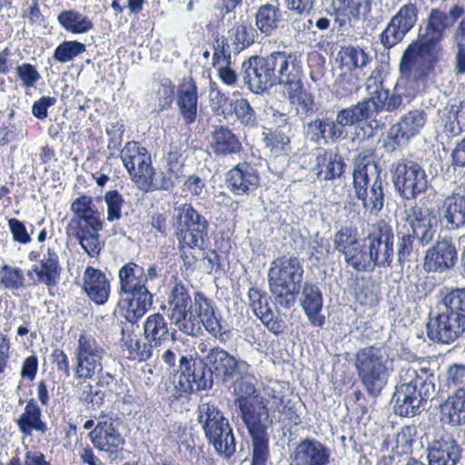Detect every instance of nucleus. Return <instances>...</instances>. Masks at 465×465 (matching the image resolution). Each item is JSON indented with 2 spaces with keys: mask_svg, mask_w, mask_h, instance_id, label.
I'll return each mask as SVG.
<instances>
[{
  "mask_svg": "<svg viewBox=\"0 0 465 465\" xmlns=\"http://www.w3.org/2000/svg\"><path fill=\"white\" fill-rule=\"evenodd\" d=\"M464 12L459 5H452L448 13L440 8L430 9L424 29L403 51L400 72L414 94L426 89L430 76L444 54L440 42Z\"/></svg>",
  "mask_w": 465,
  "mask_h": 465,
  "instance_id": "nucleus-1",
  "label": "nucleus"
},
{
  "mask_svg": "<svg viewBox=\"0 0 465 465\" xmlns=\"http://www.w3.org/2000/svg\"><path fill=\"white\" fill-rule=\"evenodd\" d=\"M435 376L428 368H402L392 396L394 413L414 417L421 413L436 395Z\"/></svg>",
  "mask_w": 465,
  "mask_h": 465,
  "instance_id": "nucleus-2",
  "label": "nucleus"
},
{
  "mask_svg": "<svg viewBox=\"0 0 465 465\" xmlns=\"http://www.w3.org/2000/svg\"><path fill=\"white\" fill-rule=\"evenodd\" d=\"M122 302L126 308L125 319L134 324L153 304V295L147 287L148 276L143 267L129 262L118 272Z\"/></svg>",
  "mask_w": 465,
  "mask_h": 465,
  "instance_id": "nucleus-3",
  "label": "nucleus"
},
{
  "mask_svg": "<svg viewBox=\"0 0 465 465\" xmlns=\"http://www.w3.org/2000/svg\"><path fill=\"white\" fill-rule=\"evenodd\" d=\"M406 221L411 231L398 233L397 256L401 265L419 259L420 246L430 243L436 232V220L429 209L415 205L407 211Z\"/></svg>",
  "mask_w": 465,
  "mask_h": 465,
  "instance_id": "nucleus-4",
  "label": "nucleus"
},
{
  "mask_svg": "<svg viewBox=\"0 0 465 465\" xmlns=\"http://www.w3.org/2000/svg\"><path fill=\"white\" fill-rule=\"evenodd\" d=\"M354 367L368 395L378 397L393 371L392 361L384 348L366 346L355 352Z\"/></svg>",
  "mask_w": 465,
  "mask_h": 465,
  "instance_id": "nucleus-5",
  "label": "nucleus"
},
{
  "mask_svg": "<svg viewBox=\"0 0 465 465\" xmlns=\"http://www.w3.org/2000/svg\"><path fill=\"white\" fill-rule=\"evenodd\" d=\"M303 267L297 257H279L268 270L269 288L276 305L283 309L294 306L301 292Z\"/></svg>",
  "mask_w": 465,
  "mask_h": 465,
  "instance_id": "nucleus-6",
  "label": "nucleus"
},
{
  "mask_svg": "<svg viewBox=\"0 0 465 465\" xmlns=\"http://www.w3.org/2000/svg\"><path fill=\"white\" fill-rule=\"evenodd\" d=\"M353 189L364 209L377 214L384 205L382 180L377 173L371 150L358 153L353 162Z\"/></svg>",
  "mask_w": 465,
  "mask_h": 465,
  "instance_id": "nucleus-7",
  "label": "nucleus"
},
{
  "mask_svg": "<svg viewBox=\"0 0 465 465\" xmlns=\"http://www.w3.org/2000/svg\"><path fill=\"white\" fill-rule=\"evenodd\" d=\"M266 398L256 395L254 401L242 400L238 403L241 417L252 442V465H266L269 458L267 429L272 424Z\"/></svg>",
  "mask_w": 465,
  "mask_h": 465,
  "instance_id": "nucleus-8",
  "label": "nucleus"
},
{
  "mask_svg": "<svg viewBox=\"0 0 465 465\" xmlns=\"http://www.w3.org/2000/svg\"><path fill=\"white\" fill-rule=\"evenodd\" d=\"M197 421L208 442L219 455L229 459L236 452L232 428L214 402L201 401L197 409Z\"/></svg>",
  "mask_w": 465,
  "mask_h": 465,
  "instance_id": "nucleus-9",
  "label": "nucleus"
},
{
  "mask_svg": "<svg viewBox=\"0 0 465 465\" xmlns=\"http://www.w3.org/2000/svg\"><path fill=\"white\" fill-rule=\"evenodd\" d=\"M122 341L124 345L134 353L139 361H147L156 352L159 354L161 349L170 341H175L176 330L172 329L164 316L159 312L149 315L143 322L144 341L134 340L128 334L125 337V331L122 329Z\"/></svg>",
  "mask_w": 465,
  "mask_h": 465,
  "instance_id": "nucleus-10",
  "label": "nucleus"
},
{
  "mask_svg": "<svg viewBox=\"0 0 465 465\" xmlns=\"http://www.w3.org/2000/svg\"><path fill=\"white\" fill-rule=\"evenodd\" d=\"M395 191L403 200H414L428 188V175L417 162L402 158L390 167Z\"/></svg>",
  "mask_w": 465,
  "mask_h": 465,
  "instance_id": "nucleus-11",
  "label": "nucleus"
},
{
  "mask_svg": "<svg viewBox=\"0 0 465 465\" xmlns=\"http://www.w3.org/2000/svg\"><path fill=\"white\" fill-rule=\"evenodd\" d=\"M107 354L95 337L85 331L78 338L74 351V375L76 380H91L103 371V360Z\"/></svg>",
  "mask_w": 465,
  "mask_h": 465,
  "instance_id": "nucleus-12",
  "label": "nucleus"
},
{
  "mask_svg": "<svg viewBox=\"0 0 465 465\" xmlns=\"http://www.w3.org/2000/svg\"><path fill=\"white\" fill-rule=\"evenodd\" d=\"M427 334L430 340L443 344H450L465 336V314L456 312L443 305H439L436 317L427 323Z\"/></svg>",
  "mask_w": 465,
  "mask_h": 465,
  "instance_id": "nucleus-13",
  "label": "nucleus"
},
{
  "mask_svg": "<svg viewBox=\"0 0 465 465\" xmlns=\"http://www.w3.org/2000/svg\"><path fill=\"white\" fill-rule=\"evenodd\" d=\"M194 306L191 323H188L183 334L197 337L202 334V326H203L212 336L215 338L222 336L224 333L222 316L214 302L202 292H195Z\"/></svg>",
  "mask_w": 465,
  "mask_h": 465,
  "instance_id": "nucleus-14",
  "label": "nucleus"
},
{
  "mask_svg": "<svg viewBox=\"0 0 465 465\" xmlns=\"http://www.w3.org/2000/svg\"><path fill=\"white\" fill-rule=\"evenodd\" d=\"M204 365L223 383L233 381L238 375H246L251 368L246 361L236 358L219 346L213 347L205 358Z\"/></svg>",
  "mask_w": 465,
  "mask_h": 465,
  "instance_id": "nucleus-15",
  "label": "nucleus"
},
{
  "mask_svg": "<svg viewBox=\"0 0 465 465\" xmlns=\"http://www.w3.org/2000/svg\"><path fill=\"white\" fill-rule=\"evenodd\" d=\"M418 7L414 3L403 5L391 18L380 35V41L385 49H391L401 43L413 28L418 20Z\"/></svg>",
  "mask_w": 465,
  "mask_h": 465,
  "instance_id": "nucleus-16",
  "label": "nucleus"
},
{
  "mask_svg": "<svg viewBox=\"0 0 465 465\" xmlns=\"http://www.w3.org/2000/svg\"><path fill=\"white\" fill-rule=\"evenodd\" d=\"M369 250L371 252L374 268L390 267L394 256V234L392 227L384 220L372 225L368 235Z\"/></svg>",
  "mask_w": 465,
  "mask_h": 465,
  "instance_id": "nucleus-17",
  "label": "nucleus"
},
{
  "mask_svg": "<svg viewBox=\"0 0 465 465\" xmlns=\"http://www.w3.org/2000/svg\"><path fill=\"white\" fill-rule=\"evenodd\" d=\"M266 60L275 85L288 88L302 78V62L297 53L272 52L266 55Z\"/></svg>",
  "mask_w": 465,
  "mask_h": 465,
  "instance_id": "nucleus-18",
  "label": "nucleus"
},
{
  "mask_svg": "<svg viewBox=\"0 0 465 465\" xmlns=\"http://www.w3.org/2000/svg\"><path fill=\"white\" fill-rule=\"evenodd\" d=\"M121 159L132 179L139 188L149 175L156 174L151 163V156L144 147L136 142H128L121 151Z\"/></svg>",
  "mask_w": 465,
  "mask_h": 465,
  "instance_id": "nucleus-19",
  "label": "nucleus"
},
{
  "mask_svg": "<svg viewBox=\"0 0 465 465\" xmlns=\"http://www.w3.org/2000/svg\"><path fill=\"white\" fill-rule=\"evenodd\" d=\"M168 317L179 331L184 333L195 309L188 289L182 283H176L168 296Z\"/></svg>",
  "mask_w": 465,
  "mask_h": 465,
  "instance_id": "nucleus-20",
  "label": "nucleus"
},
{
  "mask_svg": "<svg viewBox=\"0 0 465 465\" xmlns=\"http://www.w3.org/2000/svg\"><path fill=\"white\" fill-rule=\"evenodd\" d=\"M225 183L234 196H249L260 187L261 177L252 164L242 162L227 172Z\"/></svg>",
  "mask_w": 465,
  "mask_h": 465,
  "instance_id": "nucleus-21",
  "label": "nucleus"
},
{
  "mask_svg": "<svg viewBox=\"0 0 465 465\" xmlns=\"http://www.w3.org/2000/svg\"><path fill=\"white\" fill-rule=\"evenodd\" d=\"M244 84L253 94H262L275 86L266 56L253 55L242 64Z\"/></svg>",
  "mask_w": 465,
  "mask_h": 465,
  "instance_id": "nucleus-22",
  "label": "nucleus"
},
{
  "mask_svg": "<svg viewBox=\"0 0 465 465\" xmlns=\"http://www.w3.org/2000/svg\"><path fill=\"white\" fill-rule=\"evenodd\" d=\"M457 258L456 247L450 238L444 237L427 250L423 267L428 272H443L455 265Z\"/></svg>",
  "mask_w": 465,
  "mask_h": 465,
  "instance_id": "nucleus-23",
  "label": "nucleus"
},
{
  "mask_svg": "<svg viewBox=\"0 0 465 465\" xmlns=\"http://www.w3.org/2000/svg\"><path fill=\"white\" fill-rule=\"evenodd\" d=\"M441 222L451 229L465 225V186L457 185L449 193L438 209Z\"/></svg>",
  "mask_w": 465,
  "mask_h": 465,
  "instance_id": "nucleus-24",
  "label": "nucleus"
},
{
  "mask_svg": "<svg viewBox=\"0 0 465 465\" xmlns=\"http://www.w3.org/2000/svg\"><path fill=\"white\" fill-rule=\"evenodd\" d=\"M176 104L185 124L196 122L199 112V95L196 83L192 77H184L177 86Z\"/></svg>",
  "mask_w": 465,
  "mask_h": 465,
  "instance_id": "nucleus-25",
  "label": "nucleus"
},
{
  "mask_svg": "<svg viewBox=\"0 0 465 465\" xmlns=\"http://www.w3.org/2000/svg\"><path fill=\"white\" fill-rule=\"evenodd\" d=\"M290 459L291 465H328L330 450L321 441L306 438L295 446Z\"/></svg>",
  "mask_w": 465,
  "mask_h": 465,
  "instance_id": "nucleus-26",
  "label": "nucleus"
},
{
  "mask_svg": "<svg viewBox=\"0 0 465 465\" xmlns=\"http://www.w3.org/2000/svg\"><path fill=\"white\" fill-rule=\"evenodd\" d=\"M42 249V257L38 264L32 266V272L37 276V281L43 282L48 287L58 283L62 268L59 263L57 243L48 244L46 248Z\"/></svg>",
  "mask_w": 465,
  "mask_h": 465,
  "instance_id": "nucleus-27",
  "label": "nucleus"
},
{
  "mask_svg": "<svg viewBox=\"0 0 465 465\" xmlns=\"http://www.w3.org/2000/svg\"><path fill=\"white\" fill-rule=\"evenodd\" d=\"M429 465H456L460 458V448L450 434L435 439L428 449Z\"/></svg>",
  "mask_w": 465,
  "mask_h": 465,
  "instance_id": "nucleus-28",
  "label": "nucleus"
},
{
  "mask_svg": "<svg viewBox=\"0 0 465 465\" xmlns=\"http://www.w3.org/2000/svg\"><path fill=\"white\" fill-rule=\"evenodd\" d=\"M426 114L423 110H412L401 117L390 129V136L397 144L406 143L424 126Z\"/></svg>",
  "mask_w": 465,
  "mask_h": 465,
  "instance_id": "nucleus-29",
  "label": "nucleus"
},
{
  "mask_svg": "<svg viewBox=\"0 0 465 465\" xmlns=\"http://www.w3.org/2000/svg\"><path fill=\"white\" fill-rule=\"evenodd\" d=\"M83 288L91 301L104 304L110 295L111 286L106 275L100 270L87 266L83 276Z\"/></svg>",
  "mask_w": 465,
  "mask_h": 465,
  "instance_id": "nucleus-30",
  "label": "nucleus"
},
{
  "mask_svg": "<svg viewBox=\"0 0 465 465\" xmlns=\"http://www.w3.org/2000/svg\"><path fill=\"white\" fill-rule=\"evenodd\" d=\"M300 302L310 323L314 327H322L325 317L322 314L323 299L319 287L312 282H305Z\"/></svg>",
  "mask_w": 465,
  "mask_h": 465,
  "instance_id": "nucleus-31",
  "label": "nucleus"
},
{
  "mask_svg": "<svg viewBox=\"0 0 465 465\" xmlns=\"http://www.w3.org/2000/svg\"><path fill=\"white\" fill-rule=\"evenodd\" d=\"M93 445L104 451H110L124 443V439L110 420H99L89 432Z\"/></svg>",
  "mask_w": 465,
  "mask_h": 465,
  "instance_id": "nucleus-32",
  "label": "nucleus"
},
{
  "mask_svg": "<svg viewBox=\"0 0 465 465\" xmlns=\"http://www.w3.org/2000/svg\"><path fill=\"white\" fill-rule=\"evenodd\" d=\"M342 70L354 71L365 74V69L371 64L372 55L367 48L349 45L341 46L338 53Z\"/></svg>",
  "mask_w": 465,
  "mask_h": 465,
  "instance_id": "nucleus-33",
  "label": "nucleus"
},
{
  "mask_svg": "<svg viewBox=\"0 0 465 465\" xmlns=\"http://www.w3.org/2000/svg\"><path fill=\"white\" fill-rule=\"evenodd\" d=\"M210 146L213 152L219 156L239 153L242 148L239 138L225 125L213 127L211 134Z\"/></svg>",
  "mask_w": 465,
  "mask_h": 465,
  "instance_id": "nucleus-34",
  "label": "nucleus"
},
{
  "mask_svg": "<svg viewBox=\"0 0 465 465\" xmlns=\"http://www.w3.org/2000/svg\"><path fill=\"white\" fill-rule=\"evenodd\" d=\"M20 432L25 436H32L35 430L41 434L48 430L47 424L42 420V411L34 399H30L23 413L16 420Z\"/></svg>",
  "mask_w": 465,
  "mask_h": 465,
  "instance_id": "nucleus-35",
  "label": "nucleus"
},
{
  "mask_svg": "<svg viewBox=\"0 0 465 465\" xmlns=\"http://www.w3.org/2000/svg\"><path fill=\"white\" fill-rule=\"evenodd\" d=\"M209 226L208 220L191 203H174L173 227L174 231Z\"/></svg>",
  "mask_w": 465,
  "mask_h": 465,
  "instance_id": "nucleus-36",
  "label": "nucleus"
},
{
  "mask_svg": "<svg viewBox=\"0 0 465 465\" xmlns=\"http://www.w3.org/2000/svg\"><path fill=\"white\" fill-rule=\"evenodd\" d=\"M346 164L339 153L324 151L319 153L315 159L313 171H316L318 178L332 180L341 176Z\"/></svg>",
  "mask_w": 465,
  "mask_h": 465,
  "instance_id": "nucleus-37",
  "label": "nucleus"
},
{
  "mask_svg": "<svg viewBox=\"0 0 465 465\" xmlns=\"http://www.w3.org/2000/svg\"><path fill=\"white\" fill-rule=\"evenodd\" d=\"M287 98L294 106L297 115L301 118L313 114L317 110L313 96L303 90L302 78L286 88Z\"/></svg>",
  "mask_w": 465,
  "mask_h": 465,
  "instance_id": "nucleus-38",
  "label": "nucleus"
},
{
  "mask_svg": "<svg viewBox=\"0 0 465 465\" xmlns=\"http://www.w3.org/2000/svg\"><path fill=\"white\" fill-rule=\"evenodd\" d=\"M442 419L452 426L465 424V389L458 388L441 405Z\"/></svg>",
  "mask_w": 465,
  "mask_h": 465,
  "instance_id": "nucleus-39",
  "label": "nucleus"
},
{
  "mask_svg": "<svg viewBox=\"0 0 465 465\" xmlns=\"http://www.w3.org/2000/svg\"><path fill=\"white\" fill-rule=\"evenodd\" d=\"M282 11L272 4L262 5L255 14V25L261 34L270 36L282 22Z\"/></svg>",
  "mask_w": 465,
  "mask_h": 465,
  "instance_id": "nucleus-40",
  "label": "nucleus"
},
{
  "mask_svg": "<svg viewBox=\"0 0 465 465\" xmlns=\"http://www.w3.org/2000/svg\"><path fill=\"white\" fill-rule=\"evenodd\" d=\"M59 25L67 32L79 35L90 31L94 27L92 20L74 10H63L57 16Z\"/></svg>",
  "mask_w": 465,
  "mask_h": 465,
  "instance_id": "nucleus-41",
  "label": "nucleus"
},
{
  "mask_svg": "<svg viewBox=\"0 0 465 465\" xmlns=\"http://www.w3.org/2000/svg\"><path fill=\"white\" fill-rule=\"evenodd\" d=\"M374 115L370 99H364L355 105L344 108L337 113L341 125L351 126Z\"/></svg>",
  "mask_w": 465,
  "mask_h": 465,
  "instance_id": "nucleus-42",
  "label": "nucleus"
},
{
  "mask_svg": "<svg viewBox=\"0 0 465 465\" xmlns=\"http://www.w3.org/2000/svg\"><path fill=\"white\" fill-rule=\"evenodd\" d=\"M373 114H378L382 110L393 112L402 106V97L400 94H390L389 90L376 88L372 95L369 98Z\"/></svg>",
  "mask_w": 465,
  "mask_h": 465,
  "instance_id": "nucleus-43",
  "label": "nucleus"
},
{
  "mask_svg": "<svg viewBox=\"0 0 465 465\" xmlns=\"http://www.w3.org/2000/svg\"><path fill=\"white\" fill-rule=\"evenodd\" d=\"M209 226L174 231L179 248L203 249L208 238Z\"/></svg>",
  "mask_w": 465,
  "mask_h": 465,
  "instance_id": "nucleus-44",
  "label": "nucleus"
},
{
  "mask_svg": "<svg viewBox=\"0 0 465 465\" xmlns=\"http://www.w3.org/2000/svg\"><path fill=\"white\" fill-rule=\"evenodd\" d=\"M345 262L351 265L354 270L361 272H370L374 269L371 252L369 250V245L361 242L346 253Z\"/></svg>",
  "mask_w": 465,
  "mask_h": 465,
  "instance_id": "nucleus-45",
  "label": "nucleus"
},
{
  "mask_svg": "<svg viewBox=\"0 0 465 465\" xmlns=\"http://www.w3.org/2000/svg\"><path fill=\"white\" fill-rule=\"evenodd\" d=\"M465 130V104L451 105L447 112L443 134L448 137L460 135Z\"/></svg>",
  "mask_w": 465,
  "mask_h": 465,
  "instance_id": "nucleus-46",
  "label": "nucleus"
},
{
  "mask_svg": "<svg viewBox=\"0 0 465 465\" xmlns=\"http://www.w3.org/2000/svg\"><path fill=\"white\" fill-rule=\"evenodd\" d=\"M99 232H92L89 228L83 226L81 223L74 232L81 247L90 257H96L102 249Z\"/></svg>",
  "mask_w": 465,
  "mask_h": 465,
  "instance_id": "nucleus-47",
  "label": "nucleus"
},
{
  "mask_svg": "<svg viewBox=\"0 0 465 465\" xmlns=\"http://www.w3.org/2000/svg\"><path fill=\"white\" fill-rule=\"evenodd\" d=\"M230 112L233 113L237 120L243 126L253 128L258 125L256 113L245 98L231 100Z\"/></svg>",
  "mask_w": 465,
  "mask_h": 465,
  "instance_id": "nucleus-48",
  "label": "nucleus"
},
{
  "mask_svg": "<svg viewBox=\"0 0 465 465\" xmlns=\"http://www.w3.org/2000/svg\"><path fill=\"white\" fill-rule=\"evenodd\" d=\"M292 131L274 129L268 134H263L265 146L275 154L286 153L291 150Z\"/></svg>",
  "mask_w": 465,
  "mask_h": 465,
  "instance_id": "nucleus-49",
  "label": "nucleus"
},
{
  "mask_svg": "<svg viewBox=\"0 0 465 465\" xmlns=\"http://www.w3.org/2000/svg\"><path fill=\"white\" fill-rule=\"evenodd\" d=\"M154 176L155 174L149 175V178L144 180L140 189L145 192L156 190L169 191L178 183L182 175L173 173L171 171L166 170L161 173L159 179H156Z\"/></svg>",
  "mask_w": 465,
  "mask_h": 465,
  "instance_id": "nucleus-50",
  "label": "nucleus"
},
{
  "mask_svg": "<svg viewBox=\"0 0 465 465\" xmlns=\"http://www.w3.org/2000/svg\"><path fill=\"white\" fill-rule=\"evenodd\" d=\"M25 278L22 269L5 264L0 270V283L10 291L25 288Z\"/></svg>",
  "mask_w": 465,
  "mask_h": 465,
  "instance_id": "nucleus-51",
  "label": "nucleus"
},
{
  "mask_svg": "<svg viewBox=\"0 0 465 465\" xmlns=\"http://www.w3.org/2000/svg\"><path fill=\"white\" fill-rule=\"evenodd\" d=\"M361 242L358 239L356 229L351 227H342L333 237V244L335 250L341 252L344 257Z\"/></svg>",
  "mask_w": 465,
  "mask_h": 465,
  "instance_id": "nucleus-52",
  "label": "nucleus"
},
{
  "mask_svg": "<svg viewBox=\"0 0 465 465\" xmlns=\"http://www.w3.org/2000/svg\"><path fill=\"white\" fill-rule=\"evenodd\" d=\"M174 96V84L169 79H163L154 90V110L163 111L168 109Z\"/></svg>",
  "mask_w": 465,
  "mask_h": 465,
  "instance_id": "nucleus-53",
  "label": "nucleus"
},
{
  "mask_svg": "<svg viewBox=\"0 0 465 465\" xmlns=\"http://www.w3.org/2000/svg\"><path fill=\"white\" fill-rule=\"evenodd\" d=\"M84 52H85L84 44L77 41H64L54 49V58L60 63H67Z\"/></svg>",
  "mask_w": 465,
  "mask_h": 465,
  "instance_id": "nucleus-54",
  "label": "nucleus"
},
{
  "mask_svg": "<svg viewBox=\"0 0 465 465\" xmlns=\"http://www.w3.org/2000/svg\"><path fill=\"white\" fill-rule=\"evenodd\" d=\"M256 31L251 25L241 24L233 29L232 38L234 51L240 53L250 46L255 39Z\"/></svg>",
  "mask_w": 465,
  "mask_h": 465,
  "instance_id": "nucleus-55",
  "label": "nucleus"
},
{
  "mask_svg": "<svg viewBox=\"0 0 465 465\" xmlns=\"http://www.w3.org/2000/svg\"><path fill=\"white\" fill-rule=\"evenodd\" d=\"M192 361V357L188 356H181L180 358L179 371L181 373L177 377V380L174 381V387L180 394L195 391L193 384L190 381V375L188 374V371H191Z\"/></svg>",
  "mask_w": 465,
  "mask_h": 465,
  "instance_id": "nucleus-56",
  "label": "nucleus"
},
{
  "mask_svg": "<svg viewBox=\"0 0 465 465\" xmlns=\"http://www.w3.org/2000/svg\"><path fill=\"white\" fill-rule=\"evenodd\" d=\"M104 202L107 207V221L110 223L119 221L125 203L122 194L117 190H110L104 194Z\"/></svg>",
  "mask_w": 465,
  "mask_h": 465,
  "instance_id": "nucleus-57",
  "label": "nucleus"
},
{
  "mask_svg": "<svg viewBox=\"0 0 465 465\" xmlns=\"http://www.w3.org/2000/svg\"><path fill=\"white\" fill-rule=\"evenodd\" d=\"M188 374L195 391L210 389L213 384L214 376L204 364L199 367L193 365V369L191 368V371H188Z\"/></svg>",
  "mask_w": 465,
  "mask_h": 465,
  "instance_id": "nucleus-58",
  "label": "nucleus"
},
{
  "mask_svg": "<svg viewBox=\"0 0 465 465\" xmlns=\"http://www.w3.org/2000/svg\"><path fill=\"white\" fill-rule=\"evenodd\" d=\"M364 74L354 71L344 70L337 80L336 84L342 95H349L356 92L360 87V81Z\"/></svg>",
  "mask_w": 465,
  "mask_h": 465,
  "instance_id": "nucleus-59",
  "label": "nucleus"
},
{
  "mask_svg": "<svg viewBox=\"0 0 465 465\" xmlns=\"http://www.w3.org/2000/svg\"><path fill=\"white\" fill-rule=\"evenodd\" d=\"M249 304L257 318H262L272 311L268 303V297L261 290L252 287L248 292Z\"/></svg>",
  "mask_w": 465,
  "mask_h": 465,
  "instance_id": "nucleus-60",
  "label": "nucleus"
},
{
  "mask_svg": "<svg viewBox=\"0 0 465 465\" xmlns=\"http://www.w3.org/2000/svg\"><path fill=\"white\" fill-rule=\"evenodd\" d=\"M249 376V372L246 375H238L234 379L236 381L234 383V392L237 395L235 400V405L238 407V403L242 400L245 401H254V397L258 395L256 392V388L254 384H252L250 381L247 380Z\"/></svg>",
  "mask_w": 465,
  "mask_h": 465,
  "instance_id": "nucleus-61",
  "label": "nucleus"
},
{
  "mask_svg": "<svg viewBox=\"0 0 465 465\" xmlns=\"http://www.w3.org/2000/svg\"><path fill=\"white\" fill-rule=\"evenodd\" d=\"M326 117L315 118L304 125V135L307 139L316 143L321 141L326 143Z\"/></svg>",
  "mask_w": 465,
  "mask_h": 465,
  "instance_id": "nucleus-62",
  "label": "nucleus"
},
{
  "mask_svg": "<svg viewBox=\"0 0 465 465\" xmlns=\"http://www.w3.org/2000/svg\"><path fill=\"white\" fill-rule=\"evenodd\" d=\"M331 244L325 238L315 237L309 242V254L310 259H314L316 262L325 261L330 254Z\"/></svg>",
  "mask_w": 465,
  "mask_h": 465,
  "instance_id": "nucleus-63",
  "label": "nucleus"
},
{
  "mask_svg": "<svg viewBox=\"0 0 465 465\" xmlns=\"http://www.w3.org/2000/svg\"><path fill=\"white\" fill-rule=\"evenodd\" d=\"M446 382L449 387L465 389V364H451L446 372Z\"/></svg>",
  "mask_w": 465,
  "mask_h": 465,
  "instance_id": "nucleus-64",
  "label": "nucleus"
}]
</instances>
